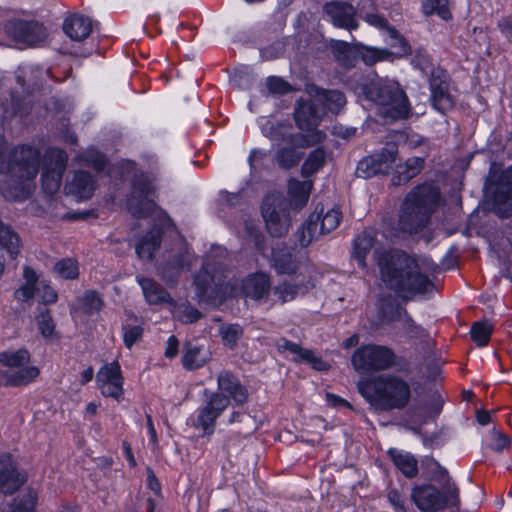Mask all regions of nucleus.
Returning <instances> with one entry per match:
<instances>
[{"instance_id": "obj_18", "label": "nucleus", "mask_w": 512, "mask_h": 512, "mask_svg": "<svg viewBox=\"0 0 512 512\" xmlns=\"http://www.w3.org/2000/svg\"><path fill=\"white\" fill-rule=\"evenodd\" d=\"M67 159L66 152L61 149L49 148L46 150L41 175L42 188L45 193L53 195L59 190Z\"/></svg>"}, {"instance_id": "obj_57", "label": "nucleus", "mask_w": 512, "mask_h": 512, "mask_svg": "<svg viewBox=\"0 0 512 512\" xmlns=\"http://www.w3.org/2000/svg\"><path fill=\"white\" fill-rule=\"evenodd\" d=\"M36 295L44 304H54L58 300V294L46 281H40Z\"/></svg>"}, {"instance_id": "obj_54", "label": "nucleus", "mask_w": 512, "mask_h": 512, "mask_svg": "<svg viewBox=\"0 0 512 512\" xmlns=\"http://www.w3.org/2000/svg\"><path fill=\"white\" fill-rule=\"evenodd\" d=\"M386 498L394 512H409L405 495L398 489L389 488L386 493Z\"/></svg>"}, {"instance_id": "obj_49", "label": "nucleus", "mask_w": 512, "mask_h": 512, "mask_svg": "<svg viewBox=\"0 0 512 512\" xmlns=\"http://www.w3.org/2000/svg\"><path fill=\"white\" fill-rule=\"evenodd\" d=\"M392 52L385 48L363 47L360 51L363 62L367 65H373L376 62L388 60Z\"/></svg>"}, {"instance_id": "obj_44", "label": "nucleus", "mask_w": 512, "mask_h": 512, "mask_svg": "<svg viewBox=\"0 0 512 512\" xmlns=\"http://www.w3.org/2000/svg\"><path fill=\"white\" fill-rule=\"evenodd\" d=\"M492 330V324L488 321H477L471 326V338L479 347H484L490 340Z\"/></svg>"}, {"instance_id": "obj_5", "label": "nucleus", "mask_w": 512, "mask_h": 512, "mask_svg": "<svg viewBox=\"0 0 512 512\" xmlns=\"http://www.w3.org/2000/svg\"><path fill=\"white\" fill-rule=\"evenodd\" d=\"M358 391L375 411L387 412L405 408L411 398L408 382L393 374L360 381Z\"/></svg>"}, {"instance_id": "obj_14", "label": "nucleus", "mask_w": 512, "mask_h": 512, "mask_svg": "<svg viewBox=\"0 0 512 512\" xmlns=\"http://www.w3.org/2000/svg\"><path fill=\"white\" fill-rule=\"evenodd\" d=\"M154 178L148 174L136 175L127 197L126 207L135 217H146L155 209Z\"/></svg>"}, {"instance_id": "obj_34", "label": "nucleus", "mask_w": 512, "mask_h": 512, "mask_svg": "<svg viewBox=\"0 0 512 512\" xmlns=\"http://www.w3.org/2000/svg\"><path fill=\"white\" fill-rule=\"evenodd\" d=\"M144 297L149 304H160L170 300L169 294L154 280L146 277H137Z\"/></svg>"}, {"instance_id": "obj_43", "label": "nucleus", "mask_w": 512, "mask_h": 512, "mask_svg": "<svg viewBox=\"0 0 512 512\" xmlns=\"http://www.w3.org/2000/svg\"><path fill=\"white\" fill-rule=\"evenodd\" d=\"M422 11L426 16L437 14L445 21L452 17L449 0H425L422 3Z\"/></svg>"}, {"instance_id": "obj_41", "label": "nucleus", "mask_w": 512, "mask_h": 512, "mask_svg": "<svg viewBox=\"0 0 512 512\" xmlns=\"http://www.w3.org/2000/svg\"><path fill=\"white\" fill-rule=\"evenodd\" d=\"M208 359L209 353L203 347L187 345L182 362L184 367L192 370L203 366Z\"/></svg>"}, {"instance_id": "obj_25", "label": "nucleus", "mask_w": 512, "mask_h": 512, "mask_svg": "<svg viewBox=\"0 0 512 512\" xmlns=\"http://www.w3.org/2000/svg\"><path fill=\"white\" fill-rule=\"evenodd\" d=\"M365 22H367L370 26H373L380 30H386L390 37V46L397 48L398 50L395 52L399 57L406 55L409 50V44L406 40L397 32V30L391 27L387 20L378 13L371 12L366 13L364 16Z\"/></svg>"}, {"instance_id": "obj_38", "label": "nucleus", "mask_w": 512, "mask_h": 512, "mask_svg": "<svg viewBox=\"0 0 512 512\" xmlns=\"http://www.w3.org/2000/svg\"><path fill=\"white\" fill-rule=\"evenodd\" d=\"M287 146L278 149L275 159L279 167L290 169L295 167L301 160L303 154L298 151V148H303L299 145L286 144Z\"/></svg>"}, {"instance_id": "obj_62", "label": "nucleus", "mask_w": 512, "mask_h": 512, "mask_svg": "<svg viewBox=\"0 0 512 512\" xmlns=\"http://www.w3.org/2000/svg\"><path fill=\"white\" fill-rule=\"evenodd\" d=\"M333 48L337 53V58L339 61L343 62L345 65H349L350 62L348 60V54L351 52V46L348 42L345 41H335Z\"/></svg>"}, {"instance_id": "obj_22", "label": "nucleus", "mask_w": 512, "mask_h": 512, "mask_svg": "<svg viewBox=\"0 0 512 512\" xmlns=\"http://www.w3.org/2000/svg\"><path fill=\"white\" fill-rule=\"evenodd\" d=\"M317 104L315 98L308 101L301 99L296 103L294 112L296 124L301 130L311 131L309 134L317 131L315 128L320 124L324 115V109H319Z\"/></svg>"}, {"instance_id": "obj_13", "label": "nucleus", "mask_w": 512, "mask_h": 512, "mask_svg": "<svg viewBox=\"0 0 512 512\" xmlns=\"http://www.w3.org/2000/svg\"><path fill=\"white\" fill-rule=\"evenodd\" d=\"M351 362L359 373H369L389 369L395 363L391 349L381 345H362L352 355Z\"/></svg>"}, {"instance_id": "obj_26", "label": "nucleus", "mask_w": 512, "mask_h": 512, "mask_svg": "<svg viewBox=\"0 0 512 512\" xmlns=\"http://www.w3.org/2000/svg\"><path fill=\"white\" fill-rule=\"evenodd\" d=\"M442 71H437V75L430 80L431 102L435 110L445 113L450 110L453 105V98L448 91V83L441 78Z\"/></svg>"}, {"instance_id": "obj_60", "label": "nucleus", "mask_w": 512, "mask_h": 512, "mask_svg": "<svg viewBox=\"0 0 512 512\" xmlns=\"http://www.w3.org/2000/svg\"><path fill=\"white\" fill-rule=\"evenodd\" d=\"M443 408V399L437 393H434L431 398V402L426 411V418L421 421L420 425H423L427 422V419L435 420L441 413Z\"/></svg>"}, {"instance_id": "obj_36", "label": "nucleus", "mask_w": 512, "mask_h": 512, "mask_svg": "<svg viewBox=\"0 0 512 512\" xmlns=\"http://www.w3.org/2000/svg\"><path fill=\"white\" fill-rule=\"evenodd\" d=\"M103 307V299L92 290L85 291L77 298L76 304L71 308L73 311H81L85 314L92 315L98 313Z\"/></svg>"}, {"instance_id": "obj_29", "label": "nucleus", "mask_w": 512, "mask_h": 512, "mask_svg": "<svg viewBox=\"0 0 512 512\" xmlns=\"http://www.w3.org/2000/svg\"><path fill=\"white\" fill-rule=\"evenodd\" d=\"M93 28L92 20L83 15L67 17L63 24L66 35L74 41H82L89 36Z\"/></svg>"}, {"instance_id": "obj_20", "label": "nucleus", "mask_w": 512, "mask_h": 512, "mask_svg": "<svg viewBox=\"0 0 512 512\" xmlns=\"http://www.w3.org/2000/svg\"><path fill=\"white\" fill-rule=\"evenodd\" d=\"M97 385L105 397L119 400L123 394V377L117 361L103 365L97 373Z\"/></svg>"}, {"instance_id": "obj_40", "label": "nucleus", "mask_w": 512, "mask_h": 512, "mask_svg": "<svg viewBox=\"0 0 512 512\" xmlns=\"http://www.w3.org/2000/svg\"><path fill=\"white\" fill-rule=\"evenodd\" d=\"M398 149L395 144H387L379 153L372 155L375 160L377 174H386L396 160Z\"/></svg>"}, {"instance_id": "obj_23", "label": "nucleus", "mask_w": 512, "mask_h": 512, "mask_svg": "<svg viewBox=\"0 0 512 512\" xmlns=\"http://www.w3.org/2000/svg\"><path fill=\"white\" fill-rule=\"evenodd\" d=\"M217 387L220 393L233 401L237 406L245 404L248 400V391L240 380L229 371H222L217 377Z\"/></svg>"}, {"instance_id": "obj_59", "label": "nucleus", "mask_w": 512, "mask_h": 512, "mask_svg": "<svg viewBox=\"0 0 512 512\" xmlns=\"http://www.w3.org/2000/svg\"><path fill=\"white\" fill-rule=\"evenodd\" d=\"M358 177L370 178L377 175L375 160L372 155L363 158L359 161L356 169Z\"/></svg>"}, {"instance_id": "obj_8", "label": "nucleus", "mask_w": 512, "mask_h": 512, "mask_svg": "<svg viewBox=\"0 0 512 512\" xmlns=\"http://www.w3.org/2000/svg\"><path fill=\"white\" fill-rule=\"evenodd\" d=\"M362 90L365 99L375 104L384 118L405 119L410 114L408 98L397 82L379 79L365 84Z\"/></svg>"}, {"instance_id": "obj_46", "label": "nucleus", "mask_w": 512, "mask_h": 512, "mask_svg": "<svg viewBox=\"0 0 512 512\" xmlns=\"http://www.w3.org/2000/svg\"><path fill=\"white\" fill-rule=\"evenodd\" d=\"M411 65L420 70V72L425 77H433L437 75V72L434 70V66L429 58L427 52L423 49H418L414 52L411 58Z\"/></svg>"}, {"instance_id": "obj_12", "label": "nucleus", "mask_w": 512, "mask_h": 512, "mask_svg": "<svg viewBox=\"0 0 512 512\" xmlns=\"http://www.w3.org/2000/svg\"><path fill=\"white\" fill-rule=\"evenodd\" d=\"M259 127L263 136L270 139L273 144L283 143L309 147L321 143L326 138L323 131H315L307 135L293 134L288 124L274 122L265 117L260 118Z\"/></svg>"}, {"instance_id": "obj_42", "label": "nucleus", "mask_w": 512, "mask_h": 512, "mask_svg": "<svg viewBox=\"0 0 512 512\" xmlns=\"http://www.w3.org/2000/svg\"><path fill=\"white\" fill-rule=\"evenodd\" d=\"M326 161V153L322 148L313 150L305 159L302 167L301 174L303 177L308 178L318 172Z\"/></svg>"}, {"instance_id": "obj_4", "label": "nucleus", "mask_w": 512, "mask_h": 512, "mask_svg": "<svg viewBox=\"0 0 512 512\" xmlns=\"http://www.w3.org/2000/svg\"><path fill=\"white\" fill-rule=\"evenodd\" d=\"M312 187L311 180L300 181L292 178L288 182V199L277 191L264 197L261 214L271 236L282 237L288 233L291 226L290 209H303L309 200Z\"/></svg>"}, {"instance_id": "obj_2", "label": "nucleus", "mask_w": 512, "mask_h": 512, "mask_svg": "<svg viewBox=\"0 0 512 512\" xmlns=\"http://www.w3.org/2000/svg\"><path fill=\"white\" fill-rule=\"evenodd\" d=\"M227 251L221 246H214L207 254L201 270L194 277L195 293L200 302L216 303L227 297L238 295V288L228 279L224 260ZM246 298L266 303L271 292L268 274L258 272L247 276L240 290Z\"/></svg>"}, {"instance_id": "obj_9", "label": "nucleus", "mask_w": 512, "mask_h": 512, "mask_svg": "<svg viewBox=\"0 0 512 512\" xmlns=\"http://www.w3.org/2000/svg\"><path fill=\"white\" fill-rule=\"evenodd\" d=\"M29 361L30 354L26 349L0 353V363L8 368V371L0 373V384L22 386L36 379L39 370L36 366L27 365Z\"/></svg>"}, {"instance_id": "obj_56", "label": "nucleus", "mask_w": 512, "mask_h": 512, "mask_svg": "<svg viewBox=\"0 0 512 512\" xmlns=\"http://www.w3.org/2000/svg\"><path fill=\"white\" fill-rule=\"evenodd\" d=\"M122 330L123 341L128 349H131L133 345L137 343L143 335V328L139 325H125L123 326Z\"/></svg>"}, {"instance_id": "obj_28", "label": "nucleus", "mask_w": 512, "mask_h": 512, "mask_svg": "<svg viewBox=\"0 0 512 512\" xmlns=\"http://www.w3.org/2000/svg\"><path fill=\"white\" fill-rule=\"evenodd\" d=\"M307 92L311 98H315L318 104H322V109H327L332 113H338L346 104L344 94L338 90H322L317 86L307 87Z\"/></svg>"}, {"instance_id": "obj_21", "label": "nucleus", "mask_w": 512, "mask_h": 512, "mask_svg": "<svg viewBox=\"0 0 512 512\" xmlns=\"http://www.w3.org/2000/svg\"><path fill=\"white\" fill-rule=\"evenodd\" d=\"M324 17L335 27L347 30L357 29L356 11L345 2H329L324 5Z\"/></svg>"}, {"instance_id": "obj_55", "label": "nucleus", "mask_w": 512, "mask_h": 512, "mask_svg": "<svg viewBox=\"0 0 512 512\" xmlns=\"http://www.w3.org/2000/svg\"><path fill=\"white\" fill-rule=\"evenodd\" d=\"M219 332L224 344L231 348L236 345L238 339L243 333L241 326L238 324L223 325Z\"/></svg>"}, {"instance_id": "obj_6", "label": "nucleus", "mask_w": 512, "mask_h": 512, "mask_svg": "<svg viewBox=\"0 0 512 512\" xmlns=\"http://www.w3.org/2000/svg\"><path fill=\"white\" fill-rule=\"evenodd\" d=\"M440 198L438 190L431 184L416 187L405 198L399 217V229L385 230L387 238H398L400 233L414 234L420 231L428 222L432 208Z\"/></svg>"}, {"instance_id": "obj_61", "label": "nucleus", "mask_w": 512, "mask_h": 512, "mask_svg": "<svg viewBox=\"0 0 512 512\" xmlns=\"http://www.w3.org/2000/svg\"><path fill=\"white\" fill-rule=\"evenodd\" d=\"M489 446L491 449L497 452L503 451L505 448L509 446V439L503 435L502 433L498 432L495 429H492L489 432Z\"/></svg>"}, {"instance_id": "obj_7", "label": "nucleus", "mask_w": 512, "mask_h": 512, "mask_svg": "<svg viewBox=\"0 0 512 512\" xmlns=\"http://www.w3.org/2000/svg\"><path fill=\"white\" fill-rule=\"evenodd\" d=\"M362 90L365 99L375 104L384 118L405 119L410 114L408 98L397 82L379 79L365 84Z\"/></svg>"}, {"instance_id": "obj_39", "label": "nucleus", "mask_w": 512, "mask_h": 512, "mask_svg": "<svg viewBox=\"0 0 512 512\" xmlns=\"http://www.w3.org/2000/svg\"><path fill=\"white\" fill-rule=\"evenodd\" d=\"M277 345L280 350H288L298 355L301 359L312 363L315 369L322 370L325 368V363L317 358L312 351L302 349L297 343L287 339H280Z\"/></svg>"}, {"instance_id": "obj_16", "label": "nucleus", "mask_w": 512, "mask_h": 512, "mask_svg": "<svg viewBox=\"0 0 512 512\" xmlns=\"http://www.w3.org/2000/svg\"><path fill=\"white\" fill-rule=\"evenodd\" d=\"M341 220V212L338 209H330L323 216L314 211L302 227L297 231V240L301 247H307L313 240L322 234L329 233L337 228Z\"/></svg>"}, {"instance_id": "obj_52", "label": "nucleus", "mask_w": 512, "mask_h": 512, "mask_svg": "<svg viewBox=\"0 0 512 512\" xmlns=\"http://www.w3.org/2000/svg\"><path fill=\"white\" fill-rule=\"evenodd\" d=\"M37 503V494L28 490L14 502L11 512H34Z\"/></svg>"}, {"instance_id": "obj_24", "label": "nucleus", "mask_w": 512, "mask_h": 512, "mask_svg": "<svg viewBox=\"0 0 512 512\" xmlns=\"http://www.w3.org/2000/svg\"><path fill=\"white\" fill-rule=\"evenodd\" d=\"M24 483V477L16 470L9 454L0 456V492L12 494Z\"/></svg>"}, {"instance_id": "obj_30", "label": "nucleus", "mask_w": 512, "mask_h": 512, "mask_svg": "<svg viewBox=\"0 0 512 512\" xmlns=\"http://www.w3.org/2000/svg\"><path fill=\"white\" fill-rule=\"evenodd\" d=\"M423 165L424 159L421 157L408 158L404 163H400L396 166L392 183L394 185L407 183L421 172Z\"/></svg>"}, {"instance_id": "obj_37", "label": "nucleus", "mask_w": 512, "mask_h": 512, "mask_svg": "<svg viewBox=\"0 0 512 512\" xmlns=\"http://www.w3.org/2000/svg\"><path fill=\"white\" fill-rule=\"evenodd\" d=\"M389 454L395 466L408 478L417 475V460L408 452L390 449Z\"/></svg>"}, {"instance_id": "obj_33", "label": "nucleus", "mask_w": 512, "mask_h": 512, "mask_svg": "<svg viewBox=\"0 0 512 512\" xmlns=\"http://www.w3.org/2000/svg\"><path fill=\"white\" fill-rule=\"evenodd\" d=\"M161 231L154 227L150 232L141 238L136 245V253L142 260H152L154 252L160 247Z\"/></svg>"}, {"instance_id": "obj_51", "label": "nucleus", "mask_w": 512, "mask_h": 512, "mask_svg": "<svg viewBox=\"0 0 512 512\" xmlns=\"http://www.w3.org/2000/svg\"><path fill=\"white\" fill-rule=\"evenodd\" d=\"M173 315L183 323H193L201 317V313L187 303L175 305Z\"/></svg>"}, {"instance_id": "obj_17", "label": "nucleus", "mask_w": 512, "mask_h": 512, "mask_svg": "<svg viewBox=\"0 0 512 512\" xmlns=\"http://www.w3.org/2000/svg\"><path fill=\"white\" fill-rule=\"evenodd\" d=\"M4 31L7 37L21 49L36 46L44 42L48 36L43 24L20 19L7 22Z\"/></svg>"}, {"instance_id": "obj_15", "label": "nucleus", "mask_w": 512, "mask_h": 512, "mask_svg": "<svg viewBox=\"0 0 512 512\" xmlns=\"http://www.w3.org/2000/svg\"><path fill=\"white\" fill-rule=\"evenodd\" d=\"M230 400L225 395L205 390V401L196 411V416L191 418L192 426L202 432V436H210L214 433L216 420L229 407Z\"/></svg>"}, {"instance_id": "obj_64", "label": "nucleus", "mask_w": 512, "mask_h": 512, "mask_svg": "<svg viewBox=\"0 0 512 512\" xmlns=\"http://www.w3.org/2000/svg\"><path fill=\"white\" fill-rule=\"evenodd\" d=\"M502 34L512 42V18H504L498 24Z\"/></svg>"}, {"instance_id": "obj_27", "label": "nucleus", "mask_w": 512, "mask_h": 512, "mask_svg": "<svg viewBox=\"0 0 512 512\" xmlns=\"http://www.w3.org/2000/svg\"><path fill=\"white\" fill-rule=\"evenodd\" d=\"M96 188L95 180L84 171H77L73 177L67 181L65 191L74 196L77 200H86L92 197Z\"/></svg>"}, {"instance_id": "obj_63", "label": "nucleus", "mask_w": 512, "mask_h": 512, "mask_svg": "<svg viewBox=\"0 0 512 512\" xmlns=\"http://www.w3.org/2000/svg\"><path fill=\"white\" fill-rule=\"evenodd\" d=\"M267 87L273 93L283 94L289 90V85L279 77H268Z\"/></svg>"}, {"instance_id": "obj_32", "label": "nucleus", "mask_w": 512, "mask_h": 512, "mask_svg": "<svg viewBox=\"0 0 512 512\" xmlns=\"http://www.w3.org/2000/svg\"><path fill=\"white\" fill-rule=\"evenodd\" d=\"M39 277L34 269L29 266L23 268V282L15 291L14 296L20 302H27L36 295Z\"/></svg>"}, {"instance_id": "obj_53", "label": "nucleus", "mask_w": 512, "mask_h": 512, "mask_svg": "<svg viewBox=\"0 0 512 512\" xmlns=\"http://www.w3.org/2000/svg\"><path fill=\"white\" fill-rule=\"evenodd\" d=\"M37 326L41 335L46 339H52L56 335L55 323L49 311L41 312L37 316Z\"/></svg>"}, {"instance_id": "obj_31", "label": "nucleus", "mask_w": 512, "mask_h": 512, "mask_svg": "<svg viewBox=\"0 0 512 512\" xmlns=\"http://www.w3.org/2000/svg\"><path fill=\"white\" fill-rule=\"evenodd\" d=\"M374 246L375 239L372 231L365 230L355 238L352 258L357 261L361 269H367L366 256Z\"/></svg>"}, {"instance_id": "obj_35", "label": "nucleus", "mask_w": 512, "mask_h": 512, "mask_svg": "<svg viewBox=\"0 0 512 512\" xmlns=\"http://www.w3.org/2000/svg\"><path fill=\"white\" fill-rule=\"evenodd\" d=\"M191 262V255L187 247L183 244L177 249V251L171 256V259L167 265L162 268L161 274L163 278H166L170 273L177 274L180 271L189 268Z\"/></svg>"}, {"instance_id": "obj_10", "label": "nucleus", "mask_w": 512, "mask_h": 512, "mask_svg": "<svg viewBox=\"0 0 512 512\" xmlns=\"http://www.w3.org/2000/svg\"><path fill=\"white\" fill-rule=\"evenodd\" d=\"M411 500L422 512H436L448 504L458 507L459 490L455 485H447L444 492L430 484L415 485L411 490Z\"/></svg>"}, {"instance_id": "obj_3", "label": "nucleus", "mask_w": 512, "mask_h": 512, "mask_svg": "<svg viewBox=\"0 0 512 512\" xmlns=\"http://www.w3.org/2000/svg\"><path fill=\"white\" fill-rule=\"evenodd\" d=\"M382 281L387 287L406 296L410 293L425 294L433 289L428 276L417 270V265L405 252L390 249L379 252L375 248Z\"/></svg>"}, {"instance_id": "obj_45", "label": "nucleus", "mask_w": 512, "mask_h": 512, "mask_svg": "<svg viewBox=\"0 0 512 512\" xmlns=\"http://www.w3.org/2000/svg\"><path fill=\"white\" fill-rule=\"evenodd\" d=\"M0 245L5 248L12 257L19 253L20 239L9 227L0 222Z\"/></svg>"}, {"instance_id": "obj_11", "label": "nucleus", "mask_w": 512, "mask_h": 512, "mask_svg": "<svg viewBox=\"0 0 512 512\" xmlns=\"http://www.w3.org/2000/svg\"><path fill=\"white\" fill-rule=\"evenodd\" d=\"M485 195L498 216L512 215V166L500 175L490 172L485 183Z\"/></svg>"}, {"instance_id": "obj_58", "label": "nucleus", "mask_w": 512, "mask_h": 512, "mask_svg": "<svg viewBox=\"0 0 512 512\" xmlns=\"http://www.w3.org/2000/svg\"><path fill=\"white\" fill-rule=\"evenodd\" d=\"M244 201L243 193H229L227 191H222L219 196V206L221 209L225 208H235L240 206Z\"/></svg>"}, {"instance_id": "obj_1", "label": "nucleus", "mask_w": 512, "mask_h": 512, "mask_svg": "<svg viewBox=\"0 0 512 512\" xmlns=\"http://www.w3.org/2000/svg\"><path fill=\"white\" fill-rule=\"evenodd\" d=\"M31 109L30 100L12 98V107L6 108L0 103V124L7 120L25 118ZM39 150L21 145L8 149L6 141L0 135V174L5 179L0 181V193L11 201H22L35 191V177L39 171Z\"/></svg>"}, {"instance_id": "obj_48", "label": "nucleus", "mask_w": 512, "mask_h": 512, "mask_svg": "<svg viewBox=\"0 0 512 512\" xmlns=\"http://www.w3.org/2000/svg\"><path fill=\"white\" fill-rule=\"evenodd\" d=\"M54 272L63 279L73 280L79 276V266L77 261L66 258L55 263Z\"/></svg>"}, {"instance_id": "obj_19", "label": "nucleus", "mask_w": 512, "mask_h": 512, "mask_svg": "<svg viewBox=\"0 0 512 512\" xmlns=\"http://www.w3.org/2000/svg\"><path fill=\"white\" fill-rule=\"evenodd\" d=\"M316 276V270L307 266L291 280L281 281L275 285L273 294L281 304L292 301L315 286Z\"/></svg>"}, {"instance_id": "obj_47", "label": "nucleus", "mask_w": 512, "mask_h": 512, "mask_svg": "<svg viewBox=\"0 0 512 512\" xmlns=\"http://www.w3.org/2000/svg\"><path fill=\"white\" fill-rule=\"evenodd\" d=\"M273 266L279 274H291L296 271V264L290 253H280L273 250Z\"/></svg>"}, {"instance_id": "obj_50", "label": "nucleus", "mask_w": 512, "mask_h": 512, "mask_svg": "<svg viewBox=\"0 0 512 512\" xmlns=\"http://www.w3.org/2000/svg\"><path fill=\"white\" fill-rule=\"evenodd\" d=\"M79 161L87 166H92L96 171L104 170L106 166V158L99 153L95 148L87 149L82 155L79 156Z\"/></svg>"}]
</instances>
